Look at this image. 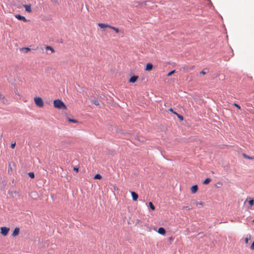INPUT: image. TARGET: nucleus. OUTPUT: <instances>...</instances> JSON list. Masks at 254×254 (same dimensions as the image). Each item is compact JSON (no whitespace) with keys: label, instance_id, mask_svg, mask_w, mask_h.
Listing matches in <instances>:
<instances>
[{"label":"nucleus","instance_id":"obj_11","mask_svg":"<svg viewBox=\"0 0 254 254\" xmlns=\"http://www.w3.org/2000/svg\"><path fill=\"white\" fill-rule=\"evenodd\" d=\"M153 68V65L151 63H147L146 65V67H145V70L146 71H150L151 70H152Z\"/></svg>","mask_w":254,"mask_h":254},{"label":"nucleus","instance_id":"obj_34","mask_svg":"<svg viewBox=\"0 0 254 254\" xmlns=\"http://www.w3.org/2000/svg\"><path fill=\"white\" fill-rule=\"evenodd\" d=\"M93 103L94 104L96 105H99V103L98 101H96V100L93 101Z\"/></svg>","mask_w":254,"mask_h":254},{"label":"nucleus","instance_id":"obj_23","mask_svg":"<svg viewBox=\"0 0 254 254\" xmlns=\"http://www.w3.org/2000/svg\"><path fill=\"white\" fill-rule=\"evenodd\" d=\"M102 178V176L100 174H96L94 176V179H101Z\"/></svg>","mask_w":254,"mask_h":254},{"label":"nucleus","instance_id":"obj_19","mask_svg":"<svg viewBox=\"0 0 254 254\" xmlns=\"http://www.w3.org/2000/svg\"><path fill=\"white\" fill-rule=\"evenodd\" d=\"M211 181V179L210 178H206L204 181H203V184L207 185Z\"/></svg>","mask_w":254,"mask_h":254},{"label":"nucleus","instance_id":"obj_7","mask_svg":"<svg viewBox=\"0 0 254 254\" xmlns=\"http://www.w3.org/2000/svg\"><path fill=\"white\" fill-rule=\"evenodd\" d=\"M98 25L100 28H101L102 29H104L105 28H110V27H111V25H110L108 24L102 23H99L98 24Z\"/></svg>","mask_w":254,"mask_h":254},{"label":"nucleus","instance_id":"obj_5","mask_svg":"<svg viewBox=\"0 0 254 254\" xmlns=\"http://www.w3.org/2000/svg\"><path fill=\"white\" fill-rule=\"evenodd\" d=\"M194 68L193 65L185 66L181 68L180 70L185 72L192 70Z\"/></svg>","mask_w":254,"mask_h":254},{"label":"nucleus","instance_id":"obj_14","mask_svg":"<svg viewBox=\"0 0 254 254\" xmlns=\"http://www.w3.org/2000/svg\"><path fill=\"white\" fill-rule=\"evenodd\" d=\"M19 228H15L12 233V236L14 237H15L17 236L19 234Z\"/></svg>","mask_w":254,"mask_h":254},{"label":"nucleus","instance_id":"obj_24","mask_svg":"<svg viewBox=\"0 0 254 254\" xmlns=\"http://www.w3.org/2000/svg\"><path fill=\"white\" fill-rule=\"evenodd\" d=\"M68 121L69 122L73 123H78V121L74 119H68Z\"/></svg>","mask_w":254,"mask_h":254},{"label":"nucleus","instance_id":"obj_22","mask_svg":"<svg viewBox=\"0 0 254 254\" xmlns=\"http://www.w3.org/2000/svg\"><path fill=\"white\" fill-rule=\"evenodd\" d=\"M149 206L152 210H154L155 209L154 205L153 204V203L151 202H149Z\"/></svg>","mask_w":254,"mask_h":254},{"label":"nucleus","instance_id":"obj_31","mask_svg":"<svg viewBox=\"0 0 254 254\" xmlns=\"http://www.w3.org/2000/svg\"><path fill=\"white\" fill-rule=\"evenodd\" d=\"M15 145H16V143L15 142H13V143H12L10 145V147L11 148H14L15 146Z\"/></svg>","mask_w":254,"mask_h":254},{"label":"nucleus","instance_id":"obj_32","mask_svg":"<svg viewBox=\"0 0 254 254\" xmlns=\"http://www.w3.org/2000/svg\"><path fill=\"white\" fill-rule=\"evenodd\" d=\"M234 105L235 107H236V108H237L238 109L241 110V107L239 105H238L237 104L234 103Z\"/></svg>","mask_w":254,"mask_h":254},{"label":"nucleus","instance_id":"obj_2","mask_svg":"<svg viewBox=\"0 0 254 254\" xmlns=\"http://www.w3.org/2000/svg\"><path fill=\"white\" fill-rule=\"evenodd\" d=\"M34 101L36 105L39 108H43L44 106V101L41 97H35L34 98Z\"/></svg>","mask_w":254,"mask_h":254},{"label":"nucleus","instance_id":"obj_12","mask_svg":"<svg viewBox=\"0 0 254 254\" xmlns=\"http://www.w3.org/2000/svg\"><path fill=\"white\" fill-rule=\"evenodd\" d=\"M197 189H198L197 186L194 185L191 187L190 190L192 193H195L197 191Z\"/></svg>","mask_w":254,"mask_h":254},{"label":"nucleus","instance_id":"obj_17","mask_svg":"<svg viewBox=\"0 0 254 254\" xmlns=\"http://www.w3.org/2000/svg\"><path fill=\"white\" fill-rule=\"evenodd\" d=\"M251 236L250 235H248L245 239L246 244H248L249 243V241L251 240Z\"/></svg>","mask_w":254,"mask_h":254},{"label":"nucleus","instance_id":"obj_20","mask_svg":"<svg viewBox=\"0 0 254 254\" xmlns=\"http://www.w3.org/2000/svg\"><path fill=\"white\" fill-rule=\"evenodd\" d=\"M21 50L23 51L24 53H27L30 51V49L28 47L23 48Z\"/></svg>","mask_w":254,"mask_h":254},{"label":"nucleus","instance_id":"obj_30","mask_svg":"<svg viewBox=\"0 0 254 254\" xmlns=\"http://www.w3.org/2000/svg\"><path fill=\"white\" fill-rule=\"evenodd\" d=\"M182 209H186V210H190V209L191 208L190 207H189V206H184L182 207Z\"/></svg>","mask_w":254,"mask_h":254},{"label":"nucleus","instance_id":"obj_27","mask_svg":"<svg viewBox=\"0 0 254 254\" xmlns=\"http://www.w3.org/2000/svg\"><path fill=\"white\" fill-rule=\"evenodd\" d=\"M249 204L251 206L253 205L254 204V199H251V200H249Z\"/></svg>","mask_w":254,"mask_h":254},{"label":"nucleus","instance_id":"obj_3","mask_svg":"<svg viewBox=\"0 0 254 254\" xmlns=\"http://www.w3.org/2000/svg\"><path fill=\"white\" fill-rule=\"evenodd\" d=\"M142 4L146 5L147 7L149 9H153L157 7V5H154L153 3L149 1H144L142 2Z\"/></svg>","mask_w":254,"mask_h":254},{"label":"nucleus","instance_id":"obj_38","mask_svg":"<svg viewBox=\"0 0 254 254\" xmlns=\"http://www.w3.org/2000/svg\"><path fill=\"white\" fill-rule=\"evenodd\" d=\"M114 190H118V189L117 188V187H115H115H114Z\"/></svg>","mask_w":254,"mask_h":254},{"label":"nucleus","instance_id":"obj_10","mask_svg":"<svg viewBox=\"0 0 254 254\" xmlns=\"http://www.w3.org/2000/svg\"><path fill=\"white\" fill-rule=\"evenodd\" d=\"M138 77L136 75H133L132 77H131L129 80V82L130 83H134L137 80Z\"/></svg>","mask_w":254,"mask_h":254},{"label":"nucleus","instance_id":"obj_1","mask_svg":"<svg viewBox=\"0 0 254 254\" xmlns=\"http://www.w3.org/2000/svg\"><path fill=\"white\" fill-rule=\"evenodd\" d=\"M54 107L59 110H66L67 107L65 104L60 99H56L53 101Z\"/></svg>","mask_w":254,"mask_h":254},{"label":"nucleus","instance_id":"obj_16","mask_svg":"<svg viewBox=\"0 0 254 254\" xmlns=\"http://www.w3.org/2000/svg\"><path fill=\"white\" fill-rule=\"evenodd\" d=\"M110 29L114 30L117 33H119L120 32L119 28H116L115 27L111 26Z\"/></svg>","mask_w":254,"mask_h":254},{"label":"nucleus","instance_id":"obj_21","mask_svg":"<svg viewBox=\"0 0 254 254\" xmlns=\"http://www.w3.org/2000/svg\"><path fill=\"white\" fill-rule=\"evenodd\" d=\"M174 114L176 115L177 117L181 120V121H183V119H184V118L182 116H181V115L180 114H178L177 113H174Z\"/></svg>","mask_w":254,"mask_h":254},{"label":"nucleus","instance_id":"obj_28","mask_svg":"<svg viewBox=\"0 0 254 254\" xmlns=\"http://www.w3.org/2000/svg\"><path fill=\"white\" fill-rule=\"evenodd\" d=\"M175 72V70H172L168 73L167 76H170Z\"/></svg>","mask_w":254,"mask_h":254},{"label":"nucleus","instance_id":"obj_15","mask_svg":"<svg viewBox=\"0 0 254 254\" xmlns=\"http://www.w3.org/2000/svg\"><path fill=\"white\" fill-rule=\"evenodd\" d=\"M45 49L46 50L51 51V53H54L55 52V50L52 47H51L50 46H46L45 47Z\"/></svg>","mask_w":254,"mask_h":254},{"label":"nucleus","instance_id":"obj_6","mask_svg":"<svg viewBox=\"0 0 254 254\" xmlns=\"http://www.w3.org/2000/svg\"><path fill=\"white\" fill-rule=\"evenodd\" d=\"M15 17L18 20H22L23 22H25L27 21V20L26 19V18L24 16H22L20 14H16V15H15Z\"/></svg>","mask_w":254,"mask_h":254},{"label":"nucleus","instance_id":"obj_25","mask_svg":"<svg viewBox=\"0 0 254 254\" xmlns=\"http://www.w3.org/2000/svg\"><path fill=\"white\" fill-rule=\"evenodd\" d=\"M28 175L31 178H34V173L33 172H29L28 173Z\"/></svg>","mask_w":254,"mask_h":254},{"label":"nucleus","instance_id":"obj_9","mask_svg":"<svg viewBox=\"0 0 254 254\" xmlns=\"http://www.w3.org/2000/svg\"><path fill=\"white\" fill-rule=\"evenodd\" d=\"M131 194L133 200L136 201L138 197V194L134 191H131Z\"/></svg>","mask_w":254,"mask_h":254},{"label":"nucleus","instance_id":"obj_40","mask_svg":"<svg viewBox=\"0 0 254 254\" xmlns=\"http://www.w3.org/2000/svg\"><path fill=\"white\" fill-rule=\"evenodd\" d=\"M169 240H170V241H172V240H173V239H172V237H170V238H169Z\"/></svg>","mask_w":254,"mask_h":254},{"label":"nucleus","instance_id":"obj_29","mask_svg":"<svg viewBox=\"0 0 254 254\" xmlns=\"http://www.w3.org/2000/svg\"><path fill=\"white\" fill-rule=\"evenodd\" d=\"M195 204H196V205H200L202 206V205H203V203L202 202H201V201H200V202H195Z\"/></svg>","mask_w":254,"mask_h":254},{"label":"nucleus","instance_id":"obj_39","mask_svg":"<svg viewBox=\"0 0 254 254\" xmlns=\"http://www.w3.org/2000/svg\"><path fill=\"white\" fill-rule=\"evenodd\" d=\"M217 184H218V185H220V186L222 185V183L220 182H218Z\"/></svg>","mask_w":254,"mask_h":254},{"label":"nucleus","instance_id":"obj_37","mask_svg":"<svg viewBox=\"0 0 254 254\" xmlns=\"http://www.w3.org/2000/svg\"><path fill=\"white\" fill-rule=\"evenodd\" d=\"M73 170L76 171V172H78V168H76V167H74Z\"/></svg>","mask_w":254,"mask_h":254},{"label":"nucleus","instance_id":"obj_18","mask_svg":"<svg viewBox=\"0 0 254 254\" xmlns=\"http://www.w3.org/2000/svg\"><path fill=\"white\" fill-rule=\"evenodd\" d=\"M243 156L244 157V158H245V159H250V160H253L254 159V157H250V156H248L247 155H246V154H243Z\"/></svg>","mask_w":254,"mask_h":254},{"label":"nucleus","instance_id":"obj_36","mask_svg":"<svg viewBox=\"0 0 254 254\" xmlns=\"http://www.w3.org/2000/svg\"><path fill=\"white\" fill-rule=\"evenodd\" d=\"M206 73V71H204V70H202L201 72H200V74H202L203 75H204Z\"/></svg>","mask_w":254,"mask_h":254},{"label":"nucleus","instance_id":"obj_26","mask_svg":"<svg viewBox=\"0 0 254 254\" xmlns=\"http://www.w3.org/2000/svg\"><path fill=\"white\" fill-rule=\"evenodd\" d=\"M0 99L1 100V101L2 102L4 103L5 98L0 93Z\"/></svg>","mask_w":254,"mask_h":254},{"label":"nucleus","instance_id":"obj_33","mask_svg":"<svg viewBox=\"0 0 254 254\" xmlns=\"http://www.w3.org/2000/svg\"><path fill=\"white\" fill-rule=\"evenodd\" d=\"M251 249L252 250H254V242H253V243H252V245H251Z\"/></svg>","mask_w":254,"mask_h":254},{"label":"nucleus","instance_id":"obj_4","mask_svg":"<svg viewBox=\"0 0 254 254\" xmlns=\"http://www.w3.org/2000/svg\"><path fill=\"white\" fill-rule=\"evenodd\" d=\"M9 228L6 227H1L0 228V233L4 236H5L7 235Z\"/></svg>","mask_w":254,"mask_h":254},{"label":"nucleus","instance_id":"obj_8","mask_svg":"<svg viewBox=\"0 0 254 254\" xmlns=\"http://www.w3.org/2000/svg\"><path fill=\"white\" fill-rule=\"evenodd\" d=\"M23 7L25 8V10L26 12L30 13L32 12V9L31 4H24Z\"/></svg>","mask_w":254,"mask_h":254},{"label":"nucleus","instance_id":"obj_41","mask_svg":"<svg viewBox=\"0 0 254 254\" xmlns=\"http://www.w3.org/2000/svg\"><path fill=\"white\" fill-rule=\"evenodd\" d=\"M253 222H254V219L253 220Z\"/></svg>","mask_w":254,"mask_h":254},{"label":"nucleus","instance_id":"obj_35","mask_svg":"<svg viewBox=\"0 0 254 254\" xmlns=\"http://www.w3.org/2000/svg\"><path fill=\"white\" fill-rule=\"evenodd\" d=\"M169 111L171 112H172V113H173L174 114V113H176V112L174 111L173 109L172 108H170L169 109Z\"/></svg>","mask_w":254,"mask_h":254},{"label":"nucleus","instance_id":"obj_13","mask_svg":"<svg viewBox=\"0 0 254 254\" xmlns=\"http://www.w3.org/2000/svg\"><path fill=\"white\" fill-rule=\"evenodd\" d=\"M158 233L161 235H165L166 234V231L163 227H160L158 230Z\"/></svg>","mask_w":254,"mask_h":254}]
</instances>
